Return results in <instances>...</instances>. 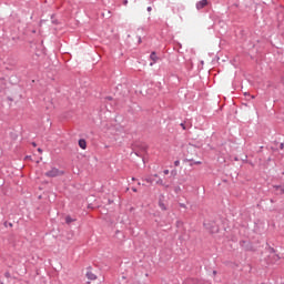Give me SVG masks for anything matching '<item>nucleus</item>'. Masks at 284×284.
I'll use <instances>...</instances> for the list:
<instances>
[{
  "label": "nucleus",
  "mask_w": 284,
  "mask_h": 284,
  "mask_svg": "<svg viewBox=\"0 0 284 284\" xmlns=\"http://www.w3.org/2000/svg\"><path fill=\"white\" fill-rule=\"evenodd\" d=\"M186 155V162L191 163V165H201L203 162L201 161H194V156H197L196 148L190 146Z\"/></svg>",
  "instance_id": "obj_1"
},
{
  "label": "nucleus",
  "mask_w": 284,
  "mask_h": 284,
  "mask_svg": "<svg viewBox=\"0 0 284 284\" xmlns=\"http://www.w3.org/2000/svg\"><path fill=\"white\" fill-rule=\"evenodd\" d=\"M44 175L48 176V179H55V176H63V172L59 171L57 168H52L51 170L47 171Z\"/></svg>",
  "instance_id": "obj_2"
},
{
  "label": "nucleus",
  "mask_w": 284,
  "mask_h": 284,
  "mask_svg": "<svg viewBox=\"0 0 284 284\" xmlns=\"http://www.w3.org/2000/svg\"><path fill=\"white\" fill-rule=\"evenodd\" d=\"M158 205L162 212H165L168 210V206L165 205V195H160Z\"/></svg>",
  "instance_id": "obj_3"
},
{
  "label": "nucleus",
  "mask_w": 284,
  "mask_h": 284,
  "mask_svg": "<svg viewBox=\"0 0 284 284\" xmlns=\"http://www.w3.org/2000/svg\"><path fill=\"white\" fill-rule=\"evenodd\" d=\"M210 1L201 0L196 3V10H203L206 6H209Z\"/></svg>",
  "instance_id": "obj_4"
},
{
  "label": "nucleus",
  "mask_w": 284,
  "mask_h": 284,
  "mask_svg": "<svg viewBox=\"0 0 284 284\" xmlns=\"http://www.w3.org/2000/svg\"><path fill=\"white\" fill-rule=\"evenodd\" d=\"M87 278H89V281H97V275L92 273V271H88Z\"/></svg>",
  "instance_id": "obj_5"
},
{
  "label": "nucleus",
  "mask_w": 284,
  "mask_h": 284,
  "mask_svg": "<svg viewBox=\"0 0 284 284\" xmlns=\"http://www.w3.org/2000/svg\"><path fill=\"white\" fill-rule=\"evenodd\" d=\"M79 145L81 150H85V148H88V142H85V140H79Z\"/></svg>",
  "instance_id": "obj_6"
},
{
  "label": "nucleus",
  "mask_w": 284,
  "mask_h": 284,
  "mask_svg": "<svg viewBox=\"0 0 284 284\" xmlns=\"http://www.w3.org/2000/svg\"><path fill=\"white\" fill-rule=\"evenodd\" d=\"M151 59H152V61H154V63H156V53L155 52L151 53Z\"/></svg>",
  "instance_id": "obj_7"
},
{
  "label": "nucleus",
  "mask_w": 284,
  "mask_h": 284,
  "mask_svg": "<svg viewBox=\"0 0 284 284\" xmlns=\"http://www.w3.org/2000/svg\"><path fill=\"white\" fill-rule=\"evenodd\" d=\"M72 221H74V220H72V217H70V216L65 217V223H72Z\"/></svg>",
  "instance_id": "obj_8"
},
{
  "label": "nucleus",
  "mask_w": 284,
  "mask_h": 284,
  "mask_svg": "<svg viewBox=\"0 0 284 284\" xmlns=\"http://www.w3.org/2000/svg\"><path fill=\"white\" fill-rule=\"evenodd\" d=\"M174 165H175V168H179V166L181 165V161L176 160V161L174 162Z\"/></svg>",
  "instance_id": "obj_9"
},
{
  "label": "nucleus",
  "mask_w": 284,
  "mask_h": 284,
  "mask_svg": "<svg viewBox=\"0 0 284 284\" xmlns=\"http://www.w3.org/2000/svg\"><path fill=\"white\" fill-rule=\"evenodd\" d=\"M164 174L165 175L170 174V170H164Z\"/></svg>",
  "instance_id": "obj_10"
},
{
  "label": "nucleus",
  "mask_w": 284,
  "mask_h": 284,
  "mask_svg": "<svg viewBox=\"0 0 284 284\" xmlns=\"http://www.w3.org/2000/svg\"><path fill=\"white\" fill-rule=\"evenodd\" d=\"M148 12H152V7H148Z\"/></svg>",
  "instance_id": "obj_11"
},
{
  "label": "nucleus",
  "mask_w": 284,
  "mask_h": 284,
  "mask_svg": "<svg viewBox=\"0 0 284 284\" xmlns=\"http://www.w3.org/2000/svg\"><path fill=\"white\" fill-rule=\"evenodd\" d=\"M132 191H133V192H136V189H135V187H133V189H132Z\"/></svg>",
  "instance_id": "obj_12"
},
{
  "label": "nucleus",
  "mask_w": 284,
  "mask_h": 284,
  "mask_svg": "<svg viewBox=\"0 0 284 284\" xmlns=\"http://www.w3.org/2000/svg\"><path fill=\"white\" fill-rule=\"evenodd\" d=\"M282 194H284V189H281Z\"/></svg>",
  "instance_id": "obj_13"
},
{
  "label": "nucleus",
  "mask_w": 284,
  "mask_h": 284,
  "mask_svg": "<svg viewBox=\"0 0 284 284\" xmlns=\"http://www.w3.org/2000/svg\"><path fill=\"white\" fill-rule=\"evenodd\" d=\"M38 152H43L41 149H38Z\"/></svg>",
  "instance_id": "obj_14"
},
{
  "label": "nucleus",
  "mask_w": 284,
  "mask_h": 284,
  "mask_svg": "<svg viewBox=\"0 0 284 284\" xmlns=\"http://www.w3.org/2000/svg\"><path fill=\"white\" fill-rule=\"evenodd\" d=\"M182 125V128L185 130V126L183 125V124H181Z\"/></svg>",
  "instance_id": "obj_15"
}]
</instances>
